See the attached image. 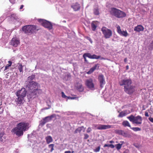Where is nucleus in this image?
I'll return each mask as SVG.
<instances>
[{"label":"nucleus","mask_w":153,"mask_h":153,"mask_svg":"<svg viewBox=\"0 0 153 153\" xmlns=\"http://www.w3.org/2000/svg\"><path fill=\"white\" fill-rule=\"evenodd\" d=\"M28 123L22 122L18 123L16 127L13 128L11 130L13 134H15L18 137L22 136L24 132L27 130L30 127Z\"/></svg>","instance_id":"f257e3e1"},{"label":"nucleus","mask_w":153,"mask_h":153,"mask_svg":"<svg viewBox=\"0 0 153 153\" xmlns=\"http://www.w3.org/2000/svg\"><path fill=\"white\" fill-rule=\"evenodd\" d=\"M120 86L124 85V91L127 94H131L134 91V86L132 85V81L131 79H124L119 82Z\"/></svg>","instance_id":"f03ea898"},{"label":"nucleus","mask_w":153,"mask_h":153,"mask_svg":"<svg viewBox=\"0 0 153 153\" xmlns=\"http://www.w3.org/2000/svg\"><path fill=\"white\" fill-rule=\"evenodd\" d=\"M22 31L25 34L28 35H30L39 30V29L38 27L34 25H26L22 27Z\"/></svg>","instance_id":"7ed1b4c3"},{"label":"nucleus","mask_w":153,"mask_h":153,"mask_svg":"<svg viewBox=\"0 0 153 153\" xmlns=\"http://www.w3.org/2000/svg\"><path fill=\"white\" fill-rule=\"evenodd\" d=\"M110 14L117 18H122L126 16L124 12L114 7H112L110 11Z\"/></svg>","instance_id":"20e7f679"},{"label":"nucleus","mask_w":153,"mask_h":153,"mask_svg":"<svg viewBox=\"0 0 153 153\" xmlns=\"http://www.w3.org/2000/svg\"><path fill=\"white\" fill-rule=\"evenodd\" d=\"M127 118L133 124L139 125H141L142 123V119L140 116L138 115L136 117H134L133 115H131L129 116Z\"/></svg>","instance_id":"39448f33"},{"label":"nucleus","mask_w":153,"mask_h":153,"mask_svg":"<svg viewBox=\"0 0 153 153\" xmlns=\"http://www.w3.org/2000/svg\"><path fill=\"white\" fill-rule=\"evenodd\" d=\"M92 126L93 129L98 130H106L113 128L111 125L100 124H94L92 125Z\"/></svg>","instance_id":"423d86ee"},{"label":"nucleus","mask_w":153,"mask_h":153,"mask_svg":"<svg viewBox=\"0 0 153 153\" xmlns=\"http://www.w3.org/2000/svg\"><path fill=\"white\" fill-rule=\"evenodd\" d=\"M38 20L41 23L42 25L45 27L47 28L49 30L52 29L53 25L50 22L41 19H39Z\"/></svg>","instance_id":"0eeeda50"},{"label":"nucleus","mask_w":153,"mask_h":153,"mask_svg":"<svg viewBox=\"0 0 153 153\" xmlns=\"http://www.w3.org/2000/svg\"><path fill=\"white\" fill-rule=\"evenodd\" d=\"M101 31L105 39L109 38L112 36L111 30L106 27H102L101 28Z\"/></svg>","instance_id":"6e6552de"},{"label":"nucleus","mask_w":153,"mask_h":153,"mask_svg":"<svg viewBox=\"0 0 153 153\" xmlns=\"http://www.w3.org/2000/svg\"><path fill=\"white\" fill-rule=\"evenodd\" d=\"M86 86L89 89L93 90L94 88V85L92 79L90 78L86 80L85 82Z\"/></svg>","instance_id":"1a4fd4ad"},{"label":"nucleus","mask_w":153,"mask_h":153,"mask_svg":"<svg viewBox=\"0 0 153 153\" xmlns=\"http://www.w3.org/2000/svg\"><path fill=\"white\" fill-rule=\"evenodd\" d=\"M38 83L33 81L30 82L27 85V88L30 90H33L38 87Z\"/></svg>","instance_id":"9d476101"},{"label":"nucleus","mask_w":153,"mask_h":153,"mask_svg":"<svg viewBox=\"0 0 153 153\" xmlns=\"http://www.w3.org/2000/svg\"><path fill=\"white\" fill-rule=\"evenodd\" d=\"M26 93L27 91L25 89L23 88L21 90L17 91L16 94V96H19L24 97L26 96Z\"/></svg>","instance_id":"9b49d317"},{"label":"nucleus","mask_w":153,"mask_h":153,"mask_svg":"<svg viewBox=\"0 0 153 153\" xmlns=\"http://www.w3.org/2000/svg\"><path fill=\"white\" fill-rule=\"evenodd\" d=\"M20 40L16 37L12 39L10 42V45L14 47H17L20 44Z\"/></svg>","instance_id":"f8f14e48"},{"label":"nucleus","mask_w":153,"mask_h":153,"mask_svg":"<svg viewBox=\"0 0 153 153\" xmlns=\"http://www.w3.org/2000/svg\"><path fill=\"white\" fill-rule=\"evenodd\" d=\"M117 33L121 36L126 37L128 36V33L126 31H122L119 25H117Z\"/></svg>","instance_id":"ddd939ff"},{"label":"nucleus","mask_w":153,"mask_h":153,"mask_svg":"<svg viewBox=\"0 0 153 153\" xmlns=\"http://www.w3.org/2000/svg\"><path fill=\"white\" fill-rule=\"evenodd\" d=\"M98 79L100 82V86L102 88L103 85L105 84V81L104 78V76L102 74L100 75L98 78Z\"/></svg>","instance_id":"4468645a"},{"label":"nucleus","mask_w":153,"mask_h":153,"mask_svg":"<svg viewBox=\"0 0 153 153\" xmlns=\"http://www.w3.org/2000/svg\"><path fill=\"white\" fill-rule=\"evenodd\" d=\"M17 98L16 100V103L17 105H20L23 103L24 97L19 96H17Z\"/></svg>","instance_id":"2eb2a0df"},{"label":"nucleus","mask_w":153,"mask_h":153,"mask_svg":"<svg viewBox=\"0 0 153 153\" xmlns=\"http://www.w3.org/2000/svg\"><path fill=\"white\" fill-rule=\"evenodd\" d=\"M42 90L40 89H38V87L35 89H34L32 91L31 94H32L37 95L41 94L42 93Z\"/></svg>","instance_id":"dca6fc26"},{"label":"nucleus","mask_w":153,"mask_h":153,"mask_svg":"<svg viewBox=\"0 0 153 153\" xmlns=\"http://www.w3.org/2000/svg\"><path fill=\"white\" fill-rule=\"evenodd\" d=\"M71 7L74 11H77L80 8V5L78 3H76L71 5Z\"/></svg>","instance_id":"f3484780"},{"label":"nucleus","mask_w":153,"mask_h":153,"mask_svg":"<svg viewBox=\"0 0 153 153\" xmlns=\"http://www.w3.org/2000/svg\"><path fill=\"white\" fill-rule=\"evenodd\" d=\"M144 29L143 27L141 25H138L135 27L134 28V30L136 31L139 32L141 31H143Z\"/></svg>","instance_id":"a211bd4d"},{"label":"nucleus","mask_w":153,"mask_h":153,"mask_svg":"<svg viewBox=\"0 0 153 153\" xmlns=\"http://www.w3.org/2000/svg\"><path fill=\"white\" fill-rule=\"evenodd\" d=\"M88 55L89 56H88V57L91 59H98L100 58V56H97L95 54L91 55L90 53H88Z\"/></svg>","instance_id":"6ab92c4d"},{"label":"nucleus","mask_w":153,"mask_h":153,"mask_svg":"<svg viewBox=\"0 0 153 153\" xmlns=\"http://www.w3.org/2000/svg\"><path fill=\"white\" fill-rule=\"evenodd\" d=\"M99 64H96L94 66L91 68L90 70L87 72V73L88 74H90L93 72L96 69L97 67L98 66V68L99 67Z\"/></svg>","instance_id":"aec40b11"},{"label":"nucleus","mask_w":153,"mask_h":153,"mask_svg":"<svg viewBox=\"0 0 153 153\" xmlns=\"http://www.w3.org/2000/svg\"><path fill=\"white\" fill-rule=\"evenodd\" d=\"M76 87L77 90L80 92L83 91L84 90V88L81 84L77 83Z\"/></svg>","instance_id":"412c9836"},{"label":"nucleus","mask_w":153,"mask_h":153,"mask_svg":"<svg viewBox=\"0 0 153 153\" xmlns=\"http://www.w3.org/2000/svg\"><path fill=\"white\" fill-rule=\"evenodd\" d=\"M47 143L49 144L53 141V139L52 137L50 136H48L45 137Z\"/></svg>","instance_id":"4be33fe9"},{"label":"nucleus","mask_w":153,"mask_h":153,"mask_svg":"<svg viewBox=\"0 0 153 153\" xmlns=\"http://www.w3.org/2000/svg\"><path fill=\"white\" fill-rule=\"evenodd\" d=\"M53 117V115H51L50 116H47L43 118V120H44L46 123L49 122V121L51 120L52 118Z\"/></svg>","instance_id":"5701e85b"},{"label":"nucleus","mask_w":153,"mask_h":153,"mask_svg":"<svg viewBox=\"0 0 153 153\" xmlns=\"http://www.w3.org/2000/svg\"><path fill=\"white\" fill-rule=\"evenodd\" d=\"M123 126L124 127H126L127 126L131 127V126L129 123V122L127 120H125L123 121L122 123Z\"/></svg>","instance_id":"b1692460"},{"label":"nucleus","mask_w":153,"mask_h":153,"mask_svg":"<svg viewBox=\"0 0 153 153\" xmlns=\"http://www.w3.org/2000/svg\"><path fill=\"white\" fill-rule=\"evenodd\" d=\"M95 21H93L91 23V27L93 31H94L96 30L97 26L96 24H95Z\"/></svg>","instance_id":"393cba45"},{"label":"nucleus","mask_w":153,"mask_h":153,"mask_svg":"<svg viewBox=\"0 0 153 153\" xmlns=\"http://www.w3.org/2000/svg\"><path fill=\"white\" fill-rule=\"evenodd\" d=\"M126 114V111H121L119 115L118 116V117H122L124 116H125Z\"/></svg>","instance_id":"a878e982"},{"label":"nucleus","mask_w":153,"mask_h":153,"mask_svg":"<svg viewBox=\"0 0 153 153\" xmlns=\"http://www.w3.org/2000/svg\"><path fill=\"white\" fill-rule=\"evenodd\" d=\"M84 128L83 126L79 127L78 128L74 131V133L76 134L78 133H80L81 131H82V128Z\"/></svg>","instance_id":"bb28decb"},{"label":"nucleus","mask_w":153,"mask_h":153,"mask_svg":"<svg viewBox=\"0 0 153 153\" xmlns=\"http://www.w3.org/2000/svg\"><path fill=\"white\" fill-rule=\"evenodd\" d=\"M18 68L20 72H23V66L21 63H18Z\"/></svg>","instance_id":"cd10ccee"},{"label":"nucleus","mask_w":153,"mask_h":153,"mask_svg":"<svg viewBox=\"0 0 153 153\" xmlns=\"http://www.w3.org/2000/svg\"><path fill=\"white\" fill-rule=\"evenodd\" d=\"M94 13L95 15H98L100 14L99 9L98 8H94L93 10Z\"/></svg>","instance_id":"c85d7f7f"},{"label":"nucleus","mask_w":153,"mask_h":153,"mask_svg":"<svg viewBox=\"0 0 153 153\" xmlns=\"http://www.w3.org/2000/svg\"><path fill=\"white\" fill-rule=\"evenodd\" d=\"M8 64H7L5 66L4 70H6L8 69L9 67L11 66L12 64V62L11 61H8Z\"/></svg>","instance_id":"c756f323"},{"label":"nucleus","mask_w":153,"mask_h":153,"mask_svg":"<svg viewBox=\"0 0 153 153\" xmlns=\"http://www.w3.org/2000/svg\"><path fill=\"white\" fill-rule=\"evenodd\" d=\"M5 134L4 132H1L0 133V142H3L4 140L2 139V137Z\"/></svg>","instance_id":"7c9ffc66"},{"label":"nucleus","mask_w":153,"mask_h":153,"mask_svg":"<svg viewBox=\"0 0 153 153\" xmlns=\"http://www.w3.org/2000/svg\"><path fill=\"white\" fill-rule=\"evenodd\" d=\"M130 128L135 131H140L141 130V128L139 127H130Z\"/></svg>","instance_id":"2f4dec72"},{"label":"nucleus","mask_w":153,"mask_h":153,"mask_svg":"<svg viewBox=\"0 0 153 153\" xmlns=\"http://www.w3.org/2000/svg\"><path fill=\"white\" fill-rule=\"evenodd\" d=\"M122 145V144H120V143L115 145L116 147L117 150H119L121 148Z\"/></svg>","instance_id":"473e14b6"},{"label":"nucleus","mask_w":153,"mask_h":153,"mask_svg":"<svg viewBox=\"0 0 153 153\" xmlns=\"http://www.w3.org/2000/svg\"><path fill=\"white\" fill-rule=\"evenodd\" d=\"M115 131L119 134L122 135L124 131L121 130H117Z\"/></svg>","instance_id":"72a5a7b5"},{"label":"nucleus","mask_w":153,"mask_h":153,"mask_svg":"<svg viewBox=\"0 0 153 153\" xmlns=\"http://www.w3.org/2000/svg\"><path fill=\"white\" fill-rule=\"evenodd\" d=\"M35 75L32 74L27 78V79L28 80H32L35 78Z\"/></svg>","instance_id":"f704fd0d"},{"label":"nucleus","mask_w":153,"mask_h":153,"mask_svg":"<svg viewBox=\"0 0 153 153\" xmlns=\"http://www.w3.org/2000/svg\"><path fill=\"white\" fill-rule=\"evenodd\" d=\"M11 18L16 20L17 19V16L16 14L13 13L11 15Z\"/></svg>","instance_id":"c9c22d12"},{"label":"nucleus","mask_w":153,"mask_h":153,"mask_svg":"<svg viewBox=\"0 0 153 153\" xmlns=\"http://www.w3.org/2000/svg\"><path fill=\"white\" fill-rule=\"evenodd\" d=\"M54 144H51L48 146V147L51 149V152H52L54 150Z\"/></svg>","instance_id":"e433bc0d"},{"label":"nucleus","mask_w":153,"mask_h":153,"mask_svg":"<svg viewBox=\"0 0 153 153\" xmlns=\"http://www.w3.org/2000/svg\"><path fill=\"white\" fill-rule=\"evenodd\" d=\"M88 53H84L83 56V57L84 58V60L85 62H87V61L86 59V57H87L88 56H89V55H88Z\"/></svg>","instance_id":"4c0bfd02"},{"label":"nucleus","mask_w":153,"mask_h":153,"mask_svg":"<svg viewBox=\"0 0 153 153\" xmlns=\"http://www.w3.org/2000/svg\"><path fill=\"white\" fill-rule=\"evenodd\" d=\"M61 94H62V98H65V99H67V100H68V97L65 94V93H64V92H62Z\"/></svg>","instance_id":"58836bf2"},{"label":"nucleus","mask_w":153,"mask_h":153,"mask_svg":"<svg viewBox=\"0 0 153 153\" xmlns=\"http://www.w3.org/2000/svg\"><path fill=\"white\" fill-rule=\"evenodd\" d=\"M100 146H98L95 149H94V151L95 152H98L100 151Z\"/></svg>","instance_id":"ea45409f"},{"label":"nucleus","mask_w":153,"mask_h":153,"mask_svg":"<svg viewBox=\"0 0 153 153\" xmlns=\"http://www.w3.org/2000/svg\"><path fill=\"white\" fill-rule=\"evenodd\" d=\"M45 121V120L44 121V120H41V121H40V124L42 125V126H43L44 125V124H45L46 123V122Z\"/></svg>","instance_id":"a19ab883"},{"label":"nucleus","mask_w":153,"mask_h":153,"mask_svg":"<svg viewBox=\"0 0 153 153\" xmlns=\"http://www.w3.org/2000/svg\"><path fill=\"white\" fill-rule=\"evenodd\" d=\"M92 131V129L90 127H89L88 128L86 132L88 133H89L90 132Z\"/></svg>","instance_id":"79ce46f5"},{"label":"nucleus","mask_w":153,"mask_h":153,"mask_svg":"<svg viewBox=\"0 0 153 153\" xmlns=\"http://www.w3.org/2000/svg\"><path fill=\"white\" fill-rule=\"evenodd\" d=\"M84 139H85V140L87 139L89 137V135L86 134H84Z\"/></svg>","instance_id":"37998d69"},{"label":"nucleus","mask_w":153,"mask_h":153,"mask_svg":"<svg viewBox=\"0 0 153 153\" xmlns=\"http://www.w3.org/2000/svg\"><path fill=\"white\" fill-rule=\"evenodd\" d=\"M85 38L87 39H88V40L91 43H92V41L91 39V38L88 36H86L85 37Z\"/></svg>","instance_id":"c03bdc74"},{"label":"nucleus","mask_w":153,"mask_h":153,"mask_svg":"<svg viewBox=\"0 0 153 153\" xmlns=\"http://www.w3.org/2000/svg\"><path fill=\"white\" fill-rule=\"evenodd\" d=\"M122 136L125 137H128V134L126 133L124 131L123 133V134L122 135Z\"/></svg>","instance_id":"a18cd8bd"},{"label":"nucleus","mask_w":153,"mask_h":153,"mask_svg":"<svg viewBox=\"0 0 153 153\" xmlns=\"http://www.w3.org/2000/svg\"><path fill=\"white\" fill-rule=\"evenodd\" d=\"M77 98V97H68V99H71V100H74V99H76Z\"/></svg>","instance_id":"49530a36"},{"label":"nucleus","mask_w":153,"mask_h":153,"mask_svg":"<svg viewBox=\"0 0 153 153\" xmlns=\"http://www.w3.org/2000/svg\"><path fill=\"white\" fill-rule=\"evenodd\" d=\"M74 153V151H72L71 152V151H66L65 152V153Z\"/></svg>","instance_id":"de8ad7c7"},{"label":"nucleus","mask_w":153,"mask_h":153,"mask_svg":"<svg viewBox=\"0 0 153 153\" xmlns=\"http://www.w3.org/2000/svg\"><path fill=\"white\" fill-rule=\"evenodd\" d=\"M10 1L12 4H14L15 3V0H9Z\"/></svg>","instance_id":"09e8293b"},{"label":"nucleus","mask_w":153,"mask_h":153,"mask_svg":"<svg viewBox=\"0 0 153 153\" xmlns=\"http://www.w3.org/2000/svg\"><path fill=\"white\" fill-rule=\"evenodd\" d=\"M149 119L151 122L153 123V118L150 117L149 118Z\"/></svg>","instance_id":"8fccbe9b"},{"label":"nucleus","mask_w":153,"mask_h":153,"mask_svg":"<svg viewBox=\"0 0 153 153\" xmlns=\"http://www.w3.org/2000/svg\"><path fill=\"white\" fill-rule=\"evenodd\" d=\"M110 144H105L104 145L103 147H110Z\"/></svg>","instance_id":"3c124183"},{"label":"nucleus","mask_w":153,"mask_h":153,"mask_svg":"<svg viewBox=\"0 0 153 153\" xmlns=\"http://www.w3.org/2000/svg\"><path fill=\"white\" fill-rule=\"evenodd\" d=\"M110 147H111V148L113 149L114 148V145L112 144H110Z\"/></svg>","instance_id":"603ef678"},{"label":"nucleus","mask_w":153,"mask_h":153,"mask_svg":"<svg viewBox=\"0 0 153 153\" xmlns=\"http://www.w3.org/2000/svg\"><path fill=\"white\" fill-rule=\"evenodd\" d=\"M145 116L146 117H149V116L148 112H147L146 111L145 112Z\"/></svg>","instance_id":"864d4df0"},{"label":"nucleus","mask_w":153,"mask_h":153,"mask_svg":"<svg viewBox=\"0 0 153 153\" xmlns=\"http://www.w3.org/2000/svg\"><path fill=\"white\" fill-rule=\"evenodd\" d=\"M127 61V58H125L124 59V61L125 63H126Z\"/></svg>","instance_id":"5fc2aeb1"},{"label":"nucleus","mask_w":153,"mask_h":153,"mask_svg":"<svg viewBox=\"0 0 153 153\" xmlns=\"http://www.w3.org/2000/svg\"><path fill=\"white\" fill-rule=\"evenodd\" d=\"M23 7H24V5H21V6H20V9H22L23 8Z\"/></svg>","instance_id":"6e6d98bb"},{"label":"nucleus","mask_w":153,"mask_h":153,"mask_svg":"<svg viewBox=\"0 0 153 153\" xmlns=\"http://www.w3.org/2000/svg\"><path fill=\"white\" fill-rule=\"evenodd\" d=\"M114 143V141L113 140H111L110 141H109V143Z\"/></svg>","instance_id":"4d7b16f0"},{"label":"nucleus","mask_w":153,"mask_h":153,"mask_svg":"<svg viewBox=\"0 0 153 153\" xmlns=\"http://www.w3.org/2000/svg\"><path fill=\"white\" fill-rule=\"evenodd\" d=\"M0 109H1V110H2L1 112H3V111H4V108H2L1 107H0Z\"/></svg>","instance_id":"13d9d810"},{"label":"nucleus","mask_w":153,"mask_h":153,"mask_svg":"<svg viewBox=\"0 0 153 153\" xmlns=\"http://www.w3.org/2000/svg\"><path fill=\"white\" fill-rule=\"evenodd\" d=\"M126 70H128L129 68V66L128 65H127L126 67Z\"/></svg>","instance_id":"bf43d9fd"},{"label":"nucleus","mask_w":153,"mask_h":153,"mask_svg":"<svg viewBox=\"0 0 153 153\" xmlns=\"http://www.w3.org/2000/svg\"><path fill=\"white\" fill-rule=\"evenodd\" d=\"M151 45L152 46H153V41H152V43H151Z\"/></svg>","instance_id":"052dcab7"},{"label":"nucleus","mask_w":153,"mask_h":153,"mask_svg":"<svg viewBox=\"0 0 153 153\" xmlns=\"http://www.w3.org/2000/svg\"><path fill=\"white\" fill-rule=\"evenodd\" d=\"M101 59H105L103 57L101 58Z\"/></svg>","instance_id":"680f3d73"},{"label":"nucleus","mask_w":153,"mask_h":153,"mask_svg":"<svg viewBox=\"0 0 153 153\" xmlns=\"http://www.w3.org/2000/svg\"><path fill=\"white\" fill-rule=\"evenodd\" d=\"M123 153H126V152H124Z\"/></svg>","instance_id":"e2e57ef3"},{"label":"nucleus","mask_w":153,"mask_h":153,"mask_svg":"<svg viewBox=\"0 0 153 153\" xmlns=\"http://www.w3.org/2000/svg\"><path fill=\"white\" fill-rule=\"evenodd\" d=\"M91 153H92V152H91Z\"/></svg>","instance_id":"0e129e2a"}]
</instances>
